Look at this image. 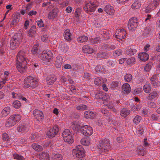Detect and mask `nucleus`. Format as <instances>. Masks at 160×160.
Returning <instances> with one entry per match:
<instances>
[{
  "label": "nucleus",
  "mask_w": 160,
  "mask_h": 160,
  "mask_svg": "<svg viewBox=\"0 0 160 160\" xmlns=\"http://www.w3.org/2000/svg\"><path fill=\"white\" fill-rule=\"evenodd\" d=\"M23 37L20 33H16L10 40V48L14 50L18 47L22 41Z\"/></svg>",
  "instance_id": "1"
},
{
  "label": "nucleus",
  "mask_w": 160,
  "mask_h": 160,
  "mask_svg": "<svg viewBox=\"0 0 160 160\" xmlns=\"http://www.w3.org/2000/svg\"><path fill=\"white\" fill-rule=\"evenodd\" d=\"M97 148L101 152H106L109 151L110 146L109 139H104L99 142L97 146Z\"/></svg>",
  "instance_id": "2"
},
{
  "label": "nucleus",
  "mask_w": 160,
  "mask_h": 160,
  "mask_svg": "<svg viewBox=\"0 0 160 160\" xmlns=\"http://www.w3.org/2000/svg\"><path fill=\"white\" fill-rule=\"evenodd\" d=\"M21 119V116L19 114H13L7 120L5 125L6 127H10L15 125Z\"/></svg>",
  "instance_id": "3"
},
{
  "label": "nucleus",
  "mask_w": 160,
  "mask_h": 160,
  "mask_svg": "<svg viewBox=\"0 0 160 160\" xmlns=\"http://www.w3.org/2000/svg\"><path fill=\"white\" fill-rule=\"evenodd\" d=\"M85 151L81 145L76 146L72 150V154L75 158H82L85 156Z\"/></svg>",
  "instance_id": "4"
},
{
  "label": "nucleus",
  "mask_w": 160,
  "mask_h": 160,
  "mask_svg": "<svg viewBox=\"0 0 160 160\" xmlns=\"http://www.w3.org/2000/svg\"><path fill=\"white\" fill-rule=\"evenodd\" d=\"M98 6L96 0H91L87 2L84 7L85 10L88 13L94 12Z\"/></svg>",
  "instance_id": "5"
},
{
  "label": "nucleus",
  "mask_w": 160,
  "mask_h": 160,
  "mask_svg": "<svg viewBox=\"0 0 160 160\" xmlns=\"http://www.w3.org/2000/svg\"><path fill=\"white\" fill-rule=\"evenodd\" d=\"M37 85V80L32 76H28L24 79V86L25 88H28L30 87L35 88Z\"/></svg>",
  "instance_id": "6"
},
{
  "label": "nucleus",
  "mask_w": 160,
  "mask_h": 160,
  "mask_svg": "<svg viewBox=\"0 0 160 160\" xmlns=\"http://www.w3.org/2000/svg\"><path fill=\"white\" fill-rule=\"evenodd\" d=\"M80 133L86 137H88L92 134L93 129L91 127L85 125L80 128Z\"/></svg>",
  "instance_id": "7"
},
{
  "label": "nucleus",
  "mask_w": 160,
  "mask_h": 160,
  "mask_svg": "<svg viewBox=\"0 0 160 160\" xmlns=\"http://www.w3.org/2000/svg\"><path fill=\"white\" fill-rule=\"evenodd\" d=\"M64 141L69 143H72L74 139L72 133L68 129H65L62 133Z\"/></svg>",
  "instance_id": "8"
},
{
  "label": "nucleus",
  "mask_w": 160,
  "mask_h": 160,
  "mask_svg": "<svg viewBox=\"0 0 160 160\" xmlns=\"http://www.w3.org/2000/svg\"><path fill=\"white\" fill-rule=\"evenodd\" d=\"M52 57L53 54L51 51L47 50L42 52L40 56V58L44 63H46L49 62V60L52 58Z\"/></svg>",
  "instance_id": "9"
},
{
  "label": "nucleus",
  "mask_w": 160,
  "mask_h": 160,
  "mask_svg": "<svg viewBox=\"0 0 160 160\" xmlns=\"http://www.w3.org/2000/svg\"><path fill=\"white\" fill-rule=\"evenodd\" d=\"M138 20L136 17L130 18L128 23V28L129 30L134 31L138 27Z\"/></svg>",
  "instance_id": "10"
},
{
  "label": "nucleus",
  "mask_w": 160,
  "mask_h": 160,
  "mask_svg": "<svg viewBox=\"0 0 160 160\" xmlns=\"http://www.w3.org/2000/svg\"><path fill=\"white\" fill-rule=\"evenodd\" d=\"M27 61L24 62H17L16 64V66L18 70L21 73L25 72L27 69Z\"/></svg>",
  "instance_id": "11"
},
{
  "label": "nucleus",
  "mask_w": 160,
  "mask_h": 160,
  "mask_svg": "<svg viewBox=\"0 0 160 160\" xmlns=\"http://www.w3.org/2000/svg\"><path fill=\"white\" fill-rule=\"evenodd\" d=\"M59 131V128L57 126H54L52 128L50 129L47 133V136L49 138H52L54 137L58 133Z\"/></svg>",
  "instance_id": "12"
},
{
  "label": "nucleus",
  "mask_w": 160,
  "mask_h": 160,
  "mask_svg": "<svg viewBox=\"0 0 160 160\" xmlns=\"http://www.w3.org/2000/svg\"><path fill=\"white\" fill-rule=\"evenodd\" d=\"M160 0H152L148 5L146 9L147 12H149L151 10H153L156 8L159 4Z\"/></svg>",
  "instance_id": "13"
},
{
  "label": "nucleus",
  "mask_w": 160,
  "mask_h": 160,
  "mask_svg": "<svg viewBox=\"0 0 160 160\" xmlns=\"http://www.w3.org/2000/svg\"><path fill=\"white\" fill-rule=\"evenodd\" d=\"M26 54L24 51H20L17 55V62H22L27 61L28 60L26 57Z\"/></svg>",
  "instance_id": "14"
},
{
  "label": "nucleus",
  "mask_w": 160,
  "mask_h": 160,
  "mask_svg": "<svg viewBox=\"0 0 160 160\" xmlns=\"http://www.w3.org/2000/svg\"><path fill=\"white\" fill-rule=\"evenodd\" d=\"M33 114L35 118L38 121H42L44 118L42 112L38 109L35 110L33 111Z\"/></svg>",
  "instance_id": "15"
},
{
  "label": "nucleus",
  "mask_w": 160,
  "mask_h": 160,
  "mask_svg": "<svg viewBox=\"0 0 160 160\" xmlns=\"http://www.w3.org/2000/svg\"><path fill=\"white\" fill-rule=\"evenodd\" d=\"M58 12L57 8H54L48 13V18L52 20H53L57 17Z\"/></svg>",
  "instance_id": "16"
},
{
  "label": "nucleus",
  "mask_w": 160,
  "mask_h": 160,
  "mask_svg": "<svg viewBox=\"0 0 160 160\" xmlns=\"http://www.w3.org/2000/svg\"><path fill=\"white\" fill-rule=\"evenodd\" d=\"M126 35V32L125 30L123 29L117 30L116 33V35L117 38L120 39L124 38Z\"/></svg>",
  "instance_id": "17"
},
{
  "label": "nucleus",
  "mask_w": 160,
  "mask_h": 160,
  "mask_svg": "<svg viewBox=\"0 0 160 160\" xmlns=\"http://www.w3.org/2000/svg\"><path fill=\"white\" fill-rule=\"evenodd\" d=\"M158 91L154 90L151 92L147 97L148 100H156L158 98Z\"/></svg>",
  "instance_id": "18"
},
{
  "label": "nucleus",
  "mask_w": 160,
  "mask_h": 160,
  "mask_svg": "<svg viewBox=\"0 0 160 160\" xmlns=\"http://www.w3.org/2000/svg\"><path fill=\"white\" fill-rule=\"evenodd\" d=\"M151 83L155 88L158 87L160 84V82L158 81L157 75L156 74L152 76L151 78Z\"/></svg>",
  "instance_id": "19"
},
{
  "label": "nucleus",
  "mask_w": 160,
  "mask_h": 160,
  "mask_svg": "<svg viewBox=\"0 0 160 160\" xmlns=\"http://www.w3.org/2000/svg\"><path fill=\"white\" fill-rule=\"evenodd\" d=\"M17 130L19 132L25 133L29 130V127L26 125H20L18 126Z\"/></svg>",
  "instance_id": "20"
},
{
  "label": "nucleus",
  "mask_w": 160,
  "mask_h": 160,
  "mask_svg": "<svg viewBox=\"0 0 160 160\" xmlns=\"http://www.w3.org/2000/svg\"><path fill=\"white\" fill-rule=\"evenodd\" d=\"M104 9L106 12L110 15H112L114 12V10L113 7L110 5H108L105 6Z\"/></svg>",
  "instance_id": "21"
},
{
  "label": "nucleus",
  "mask_w": 160,
  "mask_h": 160,
  "mask_svg": "<svg viewBox=\"0 0 160 160\" xmlns=\"http://www.w3.org/2000/svg\"><path fill=\"white\" fill-rule=\"evenodd\" d=\"M100 33L104 40H107L109 39L111 37L108 31L105 29L101 30Z\"/></svg>",
  "instance_id": "22"
},
{
  "label": "nucleus",
  "mask_w": 160,
  "mask_h": 160,
  "mask_svg": "<svg viewBox=\"0 0 160 160\" xmlns=\"http://www.w3.org/2000/svg\"><path fill=\"white\" fill-rule=\"evenodd\" d=\"M71 127L74 131L80 133V130L81 127H80L78 122L74 121L72 122Z\"/></svg>",
  "instance_id": "23"
},
{
  "label": "nucleus",
  "mask_w": 160,
  "mask_h": 160,
  "mask_svg": "<svg viewBox=\"0 0 160 160\" xmlns=\"http://www.w3.org/2000/svg\"><path fill=\"white\" fill-rule=\"evenodd\" d=\"M138 57L141 60L144 61H146L149 58L148 54L144 52L139 53L138 55Z\"/></svg>",
  "instance_id": "24"
},
{
  "label": "nucleus",
  "mask_w": 160,
  "mask_h": 160,
  "mask_svg": "<svg viewBox=\"0 0 160 160\" xmlns=\"http://www.w3.org/2000/svg\"><path fill=\"white\" fill-rule=\"evenodd\" d=\"M122 89L123 92L125 93H129L131 91L130 85L128 83H125L122 86Z\"/></svg>",
  "instance_id": "25"
},
{
  "label": "nucleus",
  "mask_w": 160,
  "mask_h": 160,
  "mask_svg": "<svg viewBox=\"0 0 160 160\" xmlns=\"http://www.w3.org/2000/svg\"><path fill=\"white\" fill-rule=\"evenodd\" d=\"M96 113L91 111H86L84 113V116L87 118H94L96 115Z\"/></svg>",
  "instance_id": "26"
},
{
  "label": "nucleus",
  "mask_w": 160,
  "mask_h": 160,
  "mask_svg": "<svg viewBox=\"0 0 160 160\" xmlns=\"http://www.w3.org/2000/svg\"><path fill=\"white\" fill-rule=\"evenodd\" d=\"M91 140L88 138H84L81 139L80 142L81 144L86 146H89L91 144Z\"/></svg>",
  "instance_id": "27"
},
{
  "label": "nucleus",
  "mask_w": 160,
  "mask_h": 160,
  "mask_svg": "<svg viewBox=\"0 0 160 160\" xmlns=\"http://www.w3.org/2000/svg\"><path fill=\"white\" fill-rule=\"evenodd\" d=\"M62 58L61 56H58L56 58L55 62V65L57 68H59L61 67L62 63Z\"/></svg>",
  "instance_id": "28"
},
{
  "label": "nucleus",
  "mask_w": 160,
  "mask_h": 160,
  "mask_svg": "<svg viewBox=\"0 0 160 160\" xmlns=\"http://www.w3.org/2000/svg\"><path fill=\"white\" fill-rule=\"evenodd\" d=\"M82 50L84 53L91 54L94 52L93 49L88 45L84 46L82 48Z\"/></svg>",
  "instance_id": "29"
},
{
  "label": "nucleus",
  "mask_w": 160,
  "mask_h": 160,
  "mask_svg": "<svg viewBox=\"0 0 160 160\" xmlns=\"http://www.w3.org/2000/svg\"><path fill=\"white\" fill-rule=\"evenodd\" d=\"M107 81L105 78H102L101 77H98L96 78L94 80V83L97 86H99L102 83L105 82Z\"/></svg>",
  "instance_id": "30"
},
{
  "label": "nucleus",
  "mask_w": 160,
  "mask_h": 160,
  "mask_svg": "<svg viewBox=\"0 0 160 160\" xmlns=\"http://www.w3.org/2000/svg\"><path fill=\"white\" fill-rule=\"evenodd\" d=\"M39 158L41 160H50V157L48 154L43 152L39 155Z\"/></svg>",
  "instance_id": "31"
},
{
  "label": "nucleus",
  "mask_w": 160,
  "mask_h": 160,
  "mask_svg": "<svg viewBox=\"0 0 160 160\" xmlns=\"http://www.w3.org/2000/svg\"><path fill=\"white\" fill-rule=\"evenodd\" d=\"M56 80L57 78L55 76L48 77L47 79V83L49 85H52L54 83Z\"/></svg>",
  "instance_id": "32"
},
{
  "label": "nucleus",
  "mask_w": 160,
  "mask_h": 160,
  "mask_svg": "<svg viewBox=\"0 0 160 160\" xmlns=\"http://www.w3.org/2000/svg\"><path fill=\"white\" fill-rule=\"evenodd\" d=\"M141 5V2L138 0H136L132 5V8L133 9H138Z\"/></svg>",
  "instance_id": "33"
},
{
  "label": "nucleus",
  "mask_w": 160,
  "mask_h": 160,
  "mask_svg": "<svg viewBox=\"0 0 160 160\" xmlns=\"http://www.w3.org/2000/svg\"><path fill=\"white\" fill-rule=\"evenodd\" d=\"M64 38L68 41H70L71 39V34L70 33L69 29H67L65 31L64 33Z\"/></svg>",
  "instance_id": "34"
},
{
  "label": "nucleus",
  "mask_w": 160,
  "mask_h": 160,
  "mask_svg": "<svg viewBox=\"0 0 160 160\" xmlns=\"http://www.w3.org/2000/svg\"><path fill=\"white\" fill-rule=\"evenodd\" d=\"M32 148L37 152H40L42 151L43 148L42 146L37 143H34L32 145Z\"/></svg>",
  "instance_id": "35"
},
{
  "label": "nucleus",
  "mask_w": 160,
  "mask_h": 160,
  "mask_svg": "<svg viewBox=\"0 0 160 160\" xmlns=\"http://www.w3.org/2000/svg\"><path fill=\"white\" fill-rule=\"evenodd\" d=\"M31 52L32 54L36 55H38L39 53L40 52V51L38 49V46L37 44H36L34 45L32 49L31 50Z\"/></svg>",
  "instance_id": "36"
},
{
  "label": "nucleus",
  "mask_w": 160,
  "mask_h": 160,
  "mask_svg": "<svg viewBox=\"0 0 160 160\" xmlns=\"http://www.w3.org/2000/svg\"><path fill=\"white\" fill-rule=\"evenodd\" d=\"M36 31L34 27H32L28 32V35L30 37H34L35 36Z\"/></svg>",
  "instance_id": "37"
},
{
  "label": "nucleus",
  "mask_w": 160,
  "mask_h": 160,
  "mask_svg": "<svg viewBox=\"0 0 160 160\" xmlns=\"http://www.w3.org/2000/svg\"><path fill=\"white\" fill-rule=\"evenodd\" d=\"M10 108L9 107H5L2 111L1 115L2 117H6L10 113Z\"/></svg>",
  "instance_id": "38"
},
{
  "label": "nucleus",
  "mask_w": 160,
  "mask_h": 160,
  "mask_svg": "<svg viewBox=\"0 0 160 160\" xmlns=\"http://www.w3.org/2000/svg\"><path fill=\"white\" fill-rule=\"evenodd\" d=\"M58 49L61 52L65 53L68 51V48L66 44H63L59 47Z\"/></svg>",
  "instance_id": "39"
},
{
  "label": "nucleus",
  "mask_w": 160,
  "mask_h": 160,
  "mask_svg": "<svg viewBox=\"0 0 160 160\" xmlns=\"http://www.w3.org/2000/svg\"><path fill=\"white\" fill-rule=\"evenodd\" d=\"M89 40L90 41V42L92 44H94L100 43L101 42V39L100 37L97 36L95 38H92Z\"/></svg>",
  "instance_id": "40"
},
{
  "label": "nucleus",
  "mask_w": 160,
  "mask_h": 160,
  "mask_svg": "<svg viewBox=\"0 0 160 160\" xmlns=\"http://www.w3.org/2000/svg\"><path fill=\"white\" fill-rule=\"evenodd\" d=\"M130 111L129 110L126 108H123L121 111L120 115L123 117H126L130 113Z\"/></svg>",
  "instance_id": "41"
},
{
  "label": "nucleus",
  "mask_w": 160,
  "mask_h": 160,
  "mask_svg": "<svg viewBox=\"0 0 160 160\" xmlns=\"http://www.w3.org/2000/svg\"><path fill=\"white\" fill-rule=\"evenodd\" d=\"M137 50L133 48H130L126 52V54L129 56L133 55L136 53Z\"/></svg>",
  "instance_id": "42"
},
{
  "label": "nucleus",
  "mask_w": 160,
  "mask_h": 160,
  "mask_svg": "<svg viewBox=\"0 0 160 160\" xmlns=\"http://www.w3.org/2000/svg\"><path fill=\"white\" fill-rule=\"evenodd\" d=\"M52 158L53 160H61L63 158V157L61 154L57 153L56 154H53Z\"/></svg>",
  "instance_id": "43"
},
{
  "label": "nucleus",
  "mask_w": 160,
  "mask_h": 160,
  "mask_svg": "<svg viewBox=\"0 0 160 160\" xmlns=\"http://www.w3.org/2000/svg\"><path fill=\"white\" fill-rule=\"evenodd\" d=\"M143 90L146 93H149L151 90V87L150 84L146 83L143 87Z\"/></svg>",
  "instance_id": "44"
},
{
  "label": "nucleus",
  "mask_w": 160,
  "mask_h": 160,
  "mask_svg": "<svg viewBox=\"0 0 160 160\" xmlns=\"http://www.w3.org/2000/svg\"><path fill=\"white\" fill-rule=\"evenodd\" d=\"M88 39V38L86 36H82L78 37L77 39L78 42L82 43L86 42Z\"/></svg>",
  "instance_id": "45"
},
{
  "label": "nucleus",
  "mask_w": 160,
  "mask_h": 160,
  "mask_svg": "<svg viewBox=\"0 0 160 160\" xmlns=\"http://www.w3.org/2000/svg\"><path fill=\"white\" fill-rule=\"evenodd\" d=\"M126 62L128 64L132 65L135 63V58L134 57H131L128 58H127Z\"/></svg>",
  "instance_id": "46"
},
{
  "label": "nucleus",
  "mask_w": 160,
  "mask_h": 160,
  "mask_svg": "<svg viewBox=\"0 0 160 160\" xmlns=\"http://www.w3.org/2000/svg\"><path fill=\"white\" fill-rule=\"evenodd\" d=\"M142 106L141 104L134 105L132 106L131 109L132 111H138L141 108Z\"/></svg>",
  "instance_id": "47"
},
{
  "label": "nucleus",
  "mask_w": 160,
  "mask_h": 160,
  "mask_svg": "<svg viewBox=\"0 0 160 160\" xmlns=\"http://www.w3.org/2000/svg\"><path fill=\"white\" fill-rule=\"evenodd\" d=\"M110 99V97L109 95L106 94L104 92L103 96L102 98V100L103 101L104 104H106L105 102H108Z\"/></svg>",
  "instance_id": "48"
},
{
  "label": "nucleus",
  "mask_w": 160,
  "mask_h": 160,
  "mask_svg": "<svg viewBox=\"0 0 160 160\" xmlns=\"http://www.w3.org/2000/svg\"><path fill=\"white\" fill-rule=\"evenodd\" d=\"M142 119L141 117L139 115H137L134 118L133 122L134 124L136 125L138 124L140 122Z\"/></svg>",
  "instance_id": "49"
},
{
  "label": "nucleus",
  "mask_w": 160,
  "mask_h": 160,
  "mask_svg": "<svg viewBox=\"0 0 160 160\" xmlns=\"http://www.w3.org/2000/svg\"><path fill=\"white\" fill-rule=\"evenodd\" d=\"M132 76L130 74H127L124 77L125 80L127 82H129L132 79Z\"/></svg>",
  "instance_id": "50"
},
{
  "label": "nucleus",
  "mask_w": 160,
  "mask_h": 160,
  "mask_svg": "<svg viewBox=\"0 0 160 160\" xmlns=\"http://www.w3.org/2000/svg\"><path fill=\"white\" fill-rule=\"evenodd\" d=\"M107 54L105 52H101L98 53L97 57L99 59H102L107 58Z\"/></svg>",
  "instance_id": "51"
},
{
  "label": "nucleus",
  "mask_w": 160,
  "mask_h": 160,
  "mask_svg": "<svg viewBox=\"0 0 160 160\" xmlns=\"http://www.w3.org/2000/svg\"><path fill=\"white\" fill-rule=\"evenodd\" d=\"M147 104L149 107L153 108H155L158 106L155 102L151 101L148 102Z\"/></svg>",
  "instance_id": "52"
},
{
  "label": "nucleus",
  "mask_w": 160,
  "mask_h": 160,
  "mask_svg": "<svg viewBox=\"0 0 160 160\" xmlns=\"http://www.w3.org/2000/svg\"><path fill=\"white\" fill-rule=\"evenodd\" d=\"M87 106L83 104L78 105L76 106L77 109L78 110H83L87 109Z\"/></svg>",
  "instance_id": "53"
},
{
  "label": "nucleus",
  "mask_w": 160,
  "mask_h": 160,
  "mask_svg": "<svg viewBox=\"0 0 160 160\" xmlns=\"http://www.w3.org/2000/svg\"><path fill=\"white\" fill-rule=\"evenodd\" d=\"M42 41L43 42H48L50 41L48 35L47 34H44L41 37Z\"/></svg>",
  "instance_id": "54"
},
{
  "label": "nucleus",
  "mask_w": 160,
  "mask_h": 160,
  "mask_svg": "<svg viewBox=\"0 0 160 160\" xmlns=\"http://www.w3.org/2000/svg\"><path fill=\"white\" fill-rule=\"evenodd\" d=\"M12 106L15 108L18 109L20 107L21 104L19 101L16 100L13 102Z\"/></svg>",
  "instance_id": "55"
},
{
  "label": "nucleus",
  "mask_w": 160,
  "mask_h": 160,
  "mask_svg": "<svg viewBox=\"0 0 160 160\" xmlns=\"http://www.w3.org/2000/svg\"><path fill=\"white\" fill-rule=\"evenodd\" d=\"M13 157L14 159L18 160H24V158L22 156L16 153L13 154Z\"/></svg>",
  "instance_id": "56"
},
{
  "label": "nucleus",
  "mask_w": 160,
  "mask_h": 160,
  "mask_svg": "<svg viewBox=\"0 0 160 160\" xmlns=\"http://www.w3.org/2000/svg\"><path fill=\"white\" fill-rule=\"evenodd\" d=\"M103 47L104 48L108 50H110V49H114L116 48L115 46L114 45H111L110 48H109V46L107 44H103Z\"/></svg>",
  "instance_id": "57"
},
{
  "label": "nucleus",
  "mask_w": 160,
  "mask_h": 160,
  "mask_svg": "<svg viewBox=\"0 0 160 160\" xmlns=\"http://www.w3.org/2000/svg\"><path fill=\"white\" fill-rule=\"evenodd\" d=\"M103 93L104 92H97L95 94V97L97 99H102Z\"/></svg>",
  "instance_id": "58"
},
{
  "label": "nucleus",
  "mask_w": 160,
  "mask_h": 160,
  "mask_svg": "<svg viewBox=\"0 0 160 160\" xmlns=\"http://www.w3.org/2000/svg\"><path fill=\"white\" fill-rule=\"evenodd\" d=\"M152 63H149L147 64L145 67L144 70L146 72L149 71L152 68Z\"/></svg>",
  "instance_id": "59"
},
{
  "label": "nucleus",
  "mask_w": 160,
  "mask_h": 160,
  "mask_svg": "<svg viewBox=\"0 0 160 160\" xmlns=\"http://www.w3.org/2000/svg\"><path fill=\"white\" fill-rule=\"evenodd\" d=\"M37 23L38 26L40 28L43 27L44 26L43 22L41 19L37 21Z\"/></svg>",
  "instance_id": "60"
},
{
  "label": "nucleus",
  "mask_w": 160,
  "mask_h": 160,
  "mask_svg": "<svg viewBox=\"0 0 160 160\" xmlns=\"http://www.w3.org/2000/svg\"><path fill=\"white\" fill-rule=\"evenodd\" d=\"M142 92V88H139L135 89L133 91V93L135 94H138Z\"/></svg>",
  "instance_id": "61"
},
{
  "label": "nucleus",
  "mask_w": 160,
  "mask_h": 160,
  "mask_svg": "<svg viewBox=\"0 0 160 160\" xmlns=\"http://www.w3.org/2000/svg\"><path fill=\"white\" fill-rule=\"evenodd\" d=\"M95 68L97 72H102L103 71V67L101 66H97L95 67Z\"/></svg>",
  "instance_id": "62"
},
{
  "label": "nucleus",
  "mask_w": 160,
  "mask_h": 160,
  "mask_svg": "<svg viewBox=\"0 0 160 160\" xmlns=\"http://www.w3.org/2000/svg\"><path fill=\"white\" fill-rule=\"evenodd\" d=\"M9 137L6 133H4L2 135V139L3 140L8 141L9 140Z\"/></svg>",
  "instance_id": "63"
},
{
  "label": "nucleus",
  "mask_w": 160,
  "mask_h": 160,
  "mask_svg": "<svg viewBox=\"0 0 160 160\" xmlns=\"http://www.w3.org/2000/svg\"><path fill=\"white\" fill-rule=\"evenodd\" d=\"M122 52L121 50H118L115 51L113 53L115 56H118L122 54Z\"/></svg>",
  "instance_id": "64"
}]
</instances>
